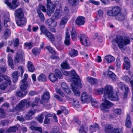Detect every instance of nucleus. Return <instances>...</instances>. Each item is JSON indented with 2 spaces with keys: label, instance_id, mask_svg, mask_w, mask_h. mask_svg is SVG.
Here are the masks:
<instances>
[{
  "label": "nucleus",
  "instance_id": "f257e3e1",
  "mask_svg": "<svg viewBox=\"0 0 133 133\" xmlns=\"http://www.w3.org/2000/svg\"><path fill=\"white\" fill-rule=\"evenodd\" d=\"M62 72L64 75L70 76L71 80L75 84V86H72L71 87L72 90L74 92V95L76 96H79L80 92L79 90L75 86H77L81 88L82 84L79 77L76 73L75 70H72L71 71L63 70L62 71Z\"/></svg>",
  "mask_w": 133,
  "mask_h": 133
},
{
  "label": "nucleus",
  "instance_id": "f03ea898",
  "mask_svg": "<svg viewBox=\"0 0 133 133\" xmlns=\"http://www.w3.org/2000/svg\"><path fill=\"white\" fill-rule=\"evenodd\" d=\"M111 86V85H107L104 88H101L96 90V94L97 95H101L103 93L105 100L104 102L102 103L100 106L101 110L107 112H109V110H107L106 109H109L113 105L112 103L107 99L106 97L107 95H106L105 94L106 92V89L108 88H110Z\"/></svg>",
  "mask_w": 133,
  "mask_h": 133
},
{
  "label": "nucleus",
  "instance_id": "7ed1b4c3",
  "mask_svg": "<svg viewBox=\"0 0 133 133\" xmlns=\"http://www.w3.org/2000/svg\"><path fill=\"white\" fill-rule=\"evenodd\" d=\"M112 44L114 46L116 45V43L119 48L122 49L124 46H126L130 43V39L128 37H125L123 39V37L120 35H117L115 38L113 39L111 41Z\"/></svg>",
  "mask_w": 133,
  "mask_h": 133
},
{
  "label": "nucleus",
  "instance_id": "20e7f679",
  "mask_svg": "<svg viewBox=\"0 0 133 133\" xmlns=\"http://www.w3.org/2000/svg\"><path fill=\"white\" fill-rule=\"evenodd\" d=\"M114 92L113 87L111 86V87L108 88L106 89V92L105 94L109 100L112 101H117L119 99L118 94L116 93L114 94Z\"/></svg>",
  "mask_w": 133,
  "mask_h": 133
},
{
  "label": "nucleus",
  "instance_id": "39448f33",
  "mask_svg": "<svg viewBox=\"0 0 133 133\" xmlns=\"http://www.w3.org/2000/svg\"><path fill=\"white\" fill-rule=\"evenodd\" d=\"M121 8L117 6H112L111 10H108L107 13L109 16L114 17L121 15Z\"/></svg>",
  "mask_w": 133,
  "mask_h": 133
},
{
  "label": "nucleus",
  "instance_id": "423d86ee",
  "mask_svg": "<svg viewBox=\"0 0 133 133\" xmlns=\"http://www.w3.org/2000/svg\"><path fill=\"white\" fill-rule=\"evenodd\" d=\"M56 6L52 2L51 0H47V14L49 16H50L51 13L54 12Z\"/></svg>",
  "mask_w": 133,
  "mask_h": 133
},
{
  "label": "nucleus",
  "instance_id": "0eeeda50",
  "mask_svg": "<svg viewBox=\"0 0 133 133\" xmlns=\"http://www.w3.org/2000/svg\"><path fill=\"white\" fill-rule=\"evenodd\" d=\"M81 43L85 46H88L90 45V41L87 36L85 34H81L78 36Z\"/></svg>",
  "mask_w": 133,
  "mask_h": 133
},
{
  "label": "nucleus",
  "instance_id": "6e6552de",
  "mask_svg": "<svg viewBox=\"0 0 133 133\" xmlns=\"http://www.w3.org/2000/svg\"><path fill=\"white\" fill-rule=\"evenodd\" d=\"M17 25L21 27L25 25L27 22L26 18L24 17L18 19H16Z\"/></svg>",
  "mask_w": 133,
  "mask_h": 133
},
{
  "label": "nucleus",
  "instance_id": "1a4fd4ad",
  "mask_svg": "<svg viewBox=\"0 0 133 133\" xmlns=\"http://www.w3.org/2000/svg\"><path fill=\"white\" fill-rule=\"evenodd\" d=\"M85 22V17L81 16H78L75 21V24L78 26L84 25Z\"/></svg>",
  "mask_w": 133,
  "mask_h": 133
},
{
  "label": "nucleus",
  "instance_id": "9d476101",
  "mask_svg": "<svg viewBox=\"0 0 133 133\" xmlns=\"http://www.w3.org/2000/svg\"><path fill=\"white\" fill-rule=\"evenodd\" d=\"M25 100H26L25 103L26 107H31L32 108H33L35 106L38 105L39 99L37 97H36L34 101L32 103H31V101L27 102V100L25 99Z\"/></svg>",
  "mask_w": 133,
  "mask_h": 133
},
{
  "label": "nucleus",
  "instance_id": "9b49d317",
  "mask_svg": "<svg viewBox=\"0 0 133 133\" xmlns=\"http://www.w3.org/2000/svg\"><path fill=\"white\" fill-rule=\"evenodd\" d=\"M91 96H88L86 92H84L81 95V99L82 102H89L91 100Z\"/></svg>",
  "mask_w": 133,
  "mask_h": 133
},
{
  "label": "nucleus",
  "instance_id": "f8f14e48",
  "mask_svg": "<svg viewBox=\"0 0 133 133\" xmlns=\"http://www.w3.org/2000/svg\"><path fill=\"white\" fill-rule=\"evenodd\" d=\"M24 16L22 9L19 8L17 9L15 11V17L16 19H18Z\"/></svg>",
  "mask_w": 133,
  "mask_h": 133
},
{
  "label": "nucleus",
  "instance_id": "ddd939ff",
  "mask_svg": "<svg viewBox=\"0 0 133 133\" xmlns=\"http://www.w3.org/2000/svg\"><path fill=\"white\" fill-rule=\"evenodd\" d=\"M50 98L49 92L48 91L45 92L41 96L42 100L44 102L46 103L48 102Z\"/></svg>",
  "mask_w": 133,
  "mask_h": 133
},
{
  "label": "nucleus",
  "instance_id": "4468645a",
  "mask_svg": "<svg viewBox=\"0 0 133 133\" xmlns=\"http://www.w3.org/2000/svg\"><path fill=\"white\" fill-rule=\"evenodd\" d=\"M27 79L24 78L21 80L22 84L20 87L21 89L22 90L26 89L28 86L30 84V83L26 81Z\"/></svg>",
  "mask_w": 133,
  "mask_h": 133
},
{
  "label": "nucleus",
  "instance_id": "2eb2a0df",
  "mask_svg": "<svg viewBox=\"0 0 133 133\" xmlns=\"http://www.w3.org/2000/svg\"><path fill=\"white\" fill-rule=\"evenodd\" d=\"M18 0H12V3L9 2L7 5L11 9H15L18 6L17 1Z\"/></svg>",
  "mask_w": 133,
  "mask_h": 133
},
{
  "label": "nucleus",
  "instance_id": "dca6fc26",
  "mask_svg": "<svg viewBox=\"0 0 133 133\" xmlns=\"http://www.w3.org/2000/svg\"><path fill=\"white\" fill-rule=\"evenodd\" d=\"M26 101L25 99L22 100L19 103L18 105L16 106V109L19 111L22 110L25 105Z\"/></svg>",
  "mask_w": 133,
  "mask_h": 133
},
{
  "label": "nucleus",
  "instance_id": "f3484780",
  "mask_svg": "<svg viewBox=\"0 0 133 133\" xmlns=\"http://www.w3.org/2000/svg\"><path fill=\"white\" fill-rule=\"evenodd\" d=\"M113 127L112 124H106L105 126L104 131L105 133H111Z\"/></svg>",
  "mask_w": 133,
  "mask_h": 133
},
{
  "label": "nucleus",
  "instance_id": "a211bd4d",
  "mask_svg": "<svg viewBox=\"0 0 133 133\" xmlns=\"http://www.w3.org/2000/svg\"><path fill=\"white\" fill-rule=\"evenodd\" d=\"M48 78L50 81L53 83L58 80L57 77L53 73H50L48 75Z\"/></svg>",
  "mask_w": 133,
  "mask_h": 133
},
{
  "label": "nucleus",
  "instance_id": "6ab92c4d",
  "mask_svg": "<svg viewBox=\"0 0 133 133\" xmlns=\"http://www.w3.org/2000/svg\"><path fill=\"white\" fill-rule=\"evenodd\" d=\"M125 125L126 127L128 128H130L131 127V118L130 115L128 114L127 115Z\"/></svg>",
  "mask_w": 133,
  "mask_h": 133
},
{
  "label": "nucleus",
  "instance_id": "aec40b11",
  "mask_svg": "<svg viewBox=\"0 0 133 133\" xmlns=\"http://www.w3.org/2000/svg\"><path fill=\"white\" fill-rule=\"evenodd\" d=\"M21 89V91H19L18 92H17L16 94V95L17 96L22 97L26 95L27 94L28 91L27 89L24 90H22V89Z\"/></svg>",
  "mask_w": 133,
  "mask_h": 133
},
{
  "label": "nucleus",
  "instance_id": "412c9836",
  "mask_svg": "<svg viewBox=\"0 0 133 133\" xmlns=\"http://www.w3.org/2000/svg\"><path fill=\"white\" fill-rule=\"evenodd\" d=\"M87 81L91 85H94L97 84L98 82V80L95 78L88 77H87Z\"/></svg>",
  "mask_w": 133,
  "mask_h": 133
},
{
  "label": "nucleus",
  "instance_id": "4be33fe9",
  "mask_svg": "<svg viewBox=\"0 0 133 133\" xmlns=\"http://www.w3.org/2000/svg\"><path fill=\"white\" fill-rule=\"evenodd\" d=\"M46 114L45 115V118L44 121V123L45 124H49L50 123V119L48 118V117H51L52 115L50 113L46 112Z\"/></svg>",
  "mask_w": 133,
  "mask_h": 133
},
{
  "label": "nucleus",
  "instance_id": "5701e85b",
  "mask_svg": "<svg viewBox=\"0 0 133 133\" xmlns=\"http://www.w3.org/2000/svg\"><path fill=\"white\" fill-rule=\"evenodd\" d=\"M46 23L49 26L52 27H55L56 26V23L54 19L52 18H49L47 19Z\"/></svg>",
  "mask_w": 133,
  "mask_h": 133
},
{
  "label": "nucleus",
  "instance_id": "b1692460",
  "mask_svg": "<svg viewBox=\"0 0 133 133\" xmlns=\"http://www.w3.org/2000/svg\"><path fill=\"white\" fill-rule=\"evenodd\" d=\"M62 11L61 10L59 9H57L56 10L54 14V15L55 19H58L62 16Z\"/></svg>",
  "mask_w": 133,
  "mask_h": 133
},
{
  "label": "nucleus",
  "instance_id": "393cba45",
  "mask_svg": "<svg viewBox=\"0 0 133 133\" xmlns=\"http://www.w3.org/2000/svg\"><path fill=\"white\" fill-rule=\"evenodd\" d=\"M61 67L63 69H69L70 68L69 64L68 63L67 60H65L64 62H63L61 64Z\"/></svg>",
  "mask_w": 133,
  "mask_h": 133
},
{
  "label": "nucleus",
  "instance_id": "a878e982",
  "mask_svg": "<svg viewBox=\"0 0 133 133\" xmlns=\"http://www.w3.org/2000/svg\"><path fill=\"white\" fill-rule=\"evenodd\" d=\"M27 68L29 71L30 72H33L35 70L32 63L30 61H28L27 63Z\"/></svg>",
  "mask_w": 133,
  "mask_h": 133
},
{
  "label": "nucleus",
  "instance_id": "bb28decb",
  "mask_svg": "<svg viewBox=\"0 0 133 133\" xmlns=\"http://www.w3.org/2000/svg\"><path fill=\"white\" fill-rule=\"evenodd\" d=\"M18 72L17 71L14 72L12 74V81L14 83H16L18 79Z\"/></svg>",
  "mask_w": 133,
  "mask_h": 133
},
{
  "label": "nucleus",
  "instance_id": "cd10ccee",
  "mask_svg": "<svg viewBox=\"0 0 133 133\" xmlns=\"http://www.w3.org/2000/svg\"><path fill=\"white\" fill-rule=\"evenodd\" d=\"M37 79L38 81L39 82H44L46 81L47 78L45 75L42 73L38 76Z\"/></svg>",
  "mask_w": 133,
  "mask_h": 133
},
{
  "label": "nucleus",
  "instance_id": "c85d7f7f",
  "mask_svg": "<svg viewBox=\"0 0 133 133\" xmlns=\"http://www.w3.org/2000/svg\"><path fill=\"white\" fill-rule=\"evenodd\" d=\"M88 127L85 125L82 124L80 127L79 130V133H87Z\"/></svg>",
  "mask_w": 133,
  "mask_h": 133
},
{
  "label": "nucleus",
  "instance_id": "c756f323",
  "mask_svg": "<svg viewBox=\"0 0 133 133\" xmlns=\"http://www.w3.org/2000/svg\"><path fill=\"white\" fill-rule=\"evenodd\" d=\"M105 58L108 63H110L114 62L115 60V58L113 56L108 55L105 56Z\"/></svg>",
  "mask_w": 133,
  "mask_h": 133
},
{
  "label": "nucleus",
  "instance_id": "7c9ffc66",
  "mask_svg": "<svg viewBox=\"0 0 133 133\" xmlns=\"http://www.w3.org/2000/svg\"><path fill=\"white\" fill-rule=\"evenodd\" d=\"M40 29L41 30L40 34H43L45 35L49 31L45 26L44 25H41L40 26Z\"/></svg>",
  "mask_w": 133,
  "mask_h": 133
},
{
  "label": "nucleus",
  "instance_id": "2f4dec72",
  "mask_svg": "<svg viewBox=\"0 0 133 133\" xmlns=\"http://www.w3.org/2000/svg\"><path fill=\"white\" fill-rule=\"evenodd\" d=\"M23 58V55L21 53H17L16 54V56L15 59V61L16 63H19V61Z\"/></svg>",
  "mask_w": 133,
  "mask_h": 133
},
{
  "label": "nucleus",
  "instance_id": "473e14b6",
  "mask_svg": "<svg viewBox=\"0 0 133 133\" xmlns=\"http://www.w3.org/2000/svg\"><path fill=\"white\" fill-rule=\"evenodd\" d=\"M48 37L49 39L51 42H54L55 40V38L54 35L49 31L45 35Z\"/></svg>",
  "mask_w": 133,
  "mask_h": 133
},
{
  "label": "nucleus",
  "instance_id": "72a5a7b5",
  "mask_svg": "<svg viewBox=\"0 0 133 133\" xmlns=\"http://www.w3.org/2000/svg\"><path fill=\"white\" fill-rule=\"evenodd\" d=\"M71 36L72 40L75 41L76 39L77 34L76 30L75 28H73L71 32Z\"/></svg>",
  "mask_w": 133,
  "mask_h": 133
},
{
  "label": "nucleus",
  "instance_id": "f704fd0d",
  "mask_svg": "<svg viewBox=\"0 0 133 133\" xmlns=\"http://www.w3.org/2000/svg\"><path fill=\"white\" fill-rule=\"evenodd\" d=\"M55 74L57 77V78L59 79H62L63 77V74L61 71L57 69H56L55 70Z\"/></svg>",
  "mask_w": 133,
  "mask_h": 133
},
{
  "label": "nucleus",
  "instance_id": "c9c22d12",
  "mask_svg": "<svg viewBox=\"0 0 133 133\" xmlns=\"http://www.w3.org/2000/svg\"><path fill=\"white\" fill-rule=\"evenodd\" d=\"M78 54V52L74 49L71 50L69 52L70 56L71 57H75L77 56Z\"/></svg>",
  "mask_w": 133,
  "mask_h": 133
},
{
  "label": "nucleus",
  "instance_id": "e433bc0d",
  "mask_svg": "<svg viewBox=\"0 0 133 133\" xmlns=\"http://www.w3.org/2000/svg\"><path fill=\"white\" fill-rule=\"evenodd\" d=\"M24 46L27 49H30L33 47V42L31 41L25 42L24 44Z\"/></svg>",
  "mask_w": 133,
  "mask_h": 133
},
{
  "label": "nucleus",
  "instance_id": "4c0bfd02",
  "mask_svg": "<svg viewBox=\"0 0 133 133\" xmlns=\"http://www.w3.org/2000/svg\"><path fill=\"white\" fill-rule=\"evenodd\" d=\"M41 52L40 49L34 48L32 50V52L34 55L35 56L39 55Z\"/></svg>",
  "mask_w": 133,
  "mask_h": 133
},
{
  "label": "nucleus",
  "instance_id": "58836bf2",
  "mask_svg": "<svg viewBox=\"0 0 133 133\" xmlns=\"http://www.w3.org/2000/svg\"><path fill=\"white\" fill-rule=\"evenodd\" d=\"M108 75L109 76V77L111 78L114 81H116V75L114 73L111 71H109L108 72Z\"/></svg>",
  "mask_w": 133,
  "mask_h": 133
},
{
  "label": "nucleus",
  "instance_id": "ea45409f",
  "mask_svg": "<svg viewBox=\"0 0 133 133\" xmlns=\"http://www.w3.org/2000/svg\"><path fill=\"white\" fill-rule=\"evenodd\" d=\"M8 59L9 65L11 69L14 68V66L13 63V60L11 57L10 56H8Z\"/></svg>",
  "mask_w": 133,
  "mask_h": 133
},
{
  "label": "nucleus",
  "instance_id": "a19ab883",
  "mask_svg": "<svg viewBox=\"0 0 133 133\" xmlns=\"http://www.w3.org/2000/svg\"><path fill=\"white\" fill-rule=\"evenodd\" d=\"M69 3L71 4L72 6H76L79 3V0H68Z\"/></svg>",
  "mask_w": 133,
  "mask_h": 133
},
{
  "label": "nucleus",
  "instance_id": "79ce46f5",
  "mask_svg": "<svg viewBox=\"0 0 133 133\" xmlns=\"http://www.w3.org/2000/svg\"><path fill=\"white\" fill-rule=\"evenodd\" d=\"M69 20L68 18L66 16L63 17L60 23L61 25H65Z\"/></svg>",
  "mask_w": 133,
  "mask_h": 133
},
{
  "label": "nucleus",
  "instance_id": "37998d69",
  "mask_svg": "<svg viewBox=\"0 0 133 133\" xmlns=\"http://www.w3.org/2000/svg\"><path fill=\"white\" fill-rule=\"evenodd\" d=\"M38 15L41 21H44L45 20V17L43 14L40 10L37 11Z\"/></svg>",
  "mask_w": 133,
  "mask_h": 133
},
{
  "label": "nucleus",
  "instance_id": "c03bdc74",
  "mask_svg": "<svg viewBox=\"0 0 133 133\" xmlns=\"http://www.w3.org/2000/svg\"><path fill=\"white\" fill-rule=\"evenodd\" d=\"M18 129L17 127L16 126H12L10 127L8 129V131L10 132H15Z\"/></svg>",
  "mask_w": 133,
  "mask_h": 133
},
{
  "label": "nucleus",
  "instance_id": "a18cd8bd",
  "mask_svg": "<svg viewBox=\"0 0 133 133\" xmlns=\"http://www.w3.org/2000/svg\"><path fill=\"white\" fill-rule=\"evenodd\" d=\"M11 35V31L9 29L7 28L5 30L4 33V36L5 37L8 38Z\"/></svg>",
  "mask_w": 133,
  "mask_h": 133
},
{
  "label": "nucleus",
  "instance_id": "49530a36",
  "mask_svg": "<svg viewBox=\"0 0 133 133\" xmlns=\"http://www.w3.org/2000/svg\"><path fill=\"white\" fill-rule=\"evenodd\" d=\"M46 49L50 51V52L54 55H56V52L53 50L52 48L50 46H48L46 47Z\"/></svg>",
  "mask_w": 133,
  "mask_h": 133
},
{
  "label": "nucleus",
  "instance_id": "de8ad7c7",
  "mask_svg": "<svg viewBox=\"0 0 133 133\" xmlns=\"http://www.w3.org/2000/svg\"><path fill=\"white\" fill-rule=\"evenodd\" d=\"M111 133H122V130L119 128H115L112 130Z\"/></svg>",
  "mask_w": 133,
  "mask_h": 133
},
{
  "label": "nucleus",
  "instance_id": "09e8293b",
  "mask_svg": "<svg viewBox=\"0 0 133 133\" xmlns=\"http://www.w3.org/2000/svg\"><path fill=\"white\" fill-rule=\"evenodd\" d=\"M130 67V63H124L123 64V68L124 69L128 70Z\"/></svg>",
  "mask_w": 133,
  "mask_h": 133
},
{
  "label": "nucleus",
  "instance_id": "8fccbe9b",
  "mask_svg": "<svg viewBox=\"0 0 133 133\" xmlns=\"http://www.w3.org/2000/svg\"><path fill=\"white\" fill-rule=\"evenodd\" d=\"M14 41V47H17L19 44V39L18 38H15Z\"/></svg>",
  "mask_w": 133,
  "mask_h": 133
},
{
  "label": "nucleus",
  "instance_id": "3c124183",
  "mask_svg": "<svg viewBox=\"0 0 133 133\" xmlns=\"http://www.w3.org/2000/svg\"><path fill=\"white\" fill-rule=\"evenodd\" d=\"M8 86V84L6 82L3 83L0 85V89L2 90H5Z\"/></svg>",
  "mask_w": 133,
  "mask_h": 133
},
{
  "label": "nucleus",
  "instance_id": "603ef678",
  "mask_svg": "<svg viewBox=\"0 0 133 133\" xmlns=\"http://www.w3.org/2000/svg\"><path fill=\"white\" fill-rule=\"evenodd\" d=\"M122 79L126 82H129L131 80L130 78L128 76H123L122 77Z\"/></svg>",
  "mask_w": 133,
  "mask_h": 133
},
{
  "label": "nucleus",
  "instance_id": "864d4df0",
  "mask_svg": "<svg viewBox=\"0 0 133 133\" xmlns=\"http://www.w3.org/2000/svg\"><path fill=\"white\" fill-rule=\"evenodd\" d=\"M5 114L4 110L2 108H0V118H3L5 117Z\"/></svg>",
  "mask_w": 133,
  "mask_h": 133
},
{
  "label": "nucleus",
  "instance_id": "5fc2aeb1",
  "mask_svg": "<svg viewBox=\"0 0 133 133\" xmlns=\"http://www.w3.org/2000/svg\"><path fill=\"white\" fill-rule=\"evenodd\" d=\"M3 79L7 81L9 85H11V83L10 78L8 76L3 75Z\"/></svg>",
  "mask_w": 133,
  "mask_h": 133
},
{
  "label": "nucleus",
  "instance_id": "6e6d98bb",
  "mask_svg": "<svg viewBox=\"0 0 133 133\" xmlns=\"http://www.w3.org/2000/svg\"><path fill=\"white\" fill-rule=\"evenodd\" d=\"M31 129L32 130L34 129L35 130L38 131L40 133L42 132V129L41 127L33 126L31 127Z\"/></svg>",
  "mask_w": 133,
  "mask_h": 133
},
{
  "label": "nucleus",
  "instance_id": "4d7b16f0",
  "mask_svg": "<svg viewBox=\"0 0 133 133\" xmlns=\"http://www.w3.org/2000/svg\"><path fill=\"white\" fill-rule=\"evenodd\" d=\"M129 88L128 87H125V92L124 94V97L125 98H127L128 92L129 91Z\"/></svg>",
  "mask_w": 133,
  "mask_h": 133
},
{
  "label": "nucleus",
  "instance_id": "13d9d810",
  "mask_svg": "<svg viewBox=\"0 0 133 133\" xmlns=\"http://www.w3.org/2000/svg\"><path fill=\"white\" fill-rule=\"evenodd\" d=\"M115 63L117 68L118 69L120 67L121 64V62L120 59L118 58H117L116 61Z\"/></svg>",
  "mask_w": 133,
  "mask_h": 133
},
{
  "label": "nucleus",
  "instance_id": "bf43d9fd",
  "mask_svg": "<svg viewBox=\"0 0 133 133\" xmlns=\"http://www.w3.org/2000/svg\"><path fill=\"white\" fill-rule=\"evenodd\" d=\"M10 20L9 18L8 17H6L4 21V25L6 27H7L8 26V25L7 24V23L9 22Z\"/></svg>",
  "mask_w": 133,
  "mask_h": 133
},
{
  "label": "nucleus",
  "instance_id": "052dcab7",
  "mask_svg": "<svg viewBox=\"0 0 133 133\" xmlns=\"http://www.w3.org/2000/svg\"><path fill=\"white\" fill-rule=\"evenodd\" d=\"M8 123L7 121L5 120L1 121L0 122V125L3 127L5 126Z\"/></svg>",
  "mask_w": 133,
  "mask_h": 133
},
{
  "label": "nucleus",
  "instance_id": "680f3d73",
  "mask_svg": "<svg viewBox=\"0 0 133 133\" xmlns=\"http://www.w3.org/2000/svg\"><path fill=\"white\" fill-rule=\"evenodd\" d=\"M43 114H41L38 117L37 120L39 122L42 123L43 122Z\"/></svg>",
  "mask_w": 133,
  "mask_h": 133
},
{
  "label": "nucleus",
  "instance_id": "e2e57ef3",
  "mask_svg": "<svg viewBox=\"0 0 133 133\" xmlns=\"http://www.w3.org/2000/svg\"><path fill=\"white\" fill-rule=\"evenodd\" d=\"M121 110L120 109H117L114 110V113L117 115H120L121 113Z\"/></svg>",
  "mask_w": 133,
  "mask_h": 133
},
{
  "label": "nucleus",
  "instance_id": "0e129e2a",
  "mask_svg": "<svg viewBox=\"0 0 133 133\" xmlns=\"http://www.w3.org/2000/svg\"><path fill=\"white\" fill-rule=\"evenodd\" d=\"M89 2L90 3L97 5L100 4L99 2L98 1H96L94 0H89Z\"/></svg>",
  "mask_w": 133,
  "mask_h": 133
},
{
  "label": "nucleus",
  "instance_id": "69168bd1",
  "mask_svg": "<svg viewBox=\"0 0 133 133\" xmlns=\"http://www.w3.org/2000/svg\"><path fill=\"white\" fill-rule=\"evenodd\" d=\"M70 39H65L64 43L66 46H68L70 44Z\"/></svg>",
  "mask_w": 133,
  "mask_h": 133
},
{
  "label": "nucleus",
  "instance_id": "338daca9",
  "mask_svg": "<svg viewBox=\"0 0 133 133\" xmlns=\"http://www.w3.org/2000/svg\"><path fill=\"white\" fill-rule=\"evenodd\" d=\"M61 86L63 90L68 87L66 84L64 82H63L61 83Z\"/></svg>",
  "mask_w": 133,
  "mask_h": 133
},
{
  "label": "nucleus",
  "instance_id": "774afa93",
  "mask_svg": "<svg viewBox=\"0 0 133 133\" xmlns=\"http://www.w3.org/2000/svg\"><path fill=\"white\" fill-rule=\"evenodd\" d=\"M61 110H62L63 112L65 113V114L66 115L68 113V111L65 107L62 106L61 107Z\"/></svg>",
  "mask_w": 133,
  "mask_h": 133
}]
</instances>
